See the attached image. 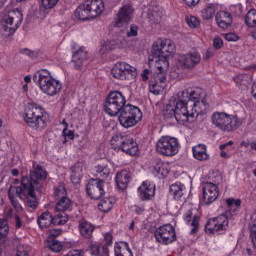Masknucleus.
Segmentation results:
<instances>
[{"mask_svg": "<svg viewBox=\"0 0 256 256\" xmlns=\"http://www.w3.org/2000/svg\"><path fill=\"white\" fill-rule=\"evenodd\" d=\"M152 174L154 177L161 179L162 177H167V175H169V169H167V165L163 163V161L156 160L152 169Z\"/></svg>", "mask_w": 256, "mask_h": 256, "instance_id": "obj_32", "label": "nucleus"}, {"mask_svg": "<svg viewBox=\"0 0 256 256\" xmlns=\"http://www.w3.org/2000/svg\"><path fill=\"white\" fill-rule=\"evenodd\" d=\"M139 28L136 25H131L130 30L127 33V37H137Z\"/></svg>", "mask_w": 256, "mask_h": 256, "instance_id": "obj_59", "label": "nucleus"}, {"mask_svg": "<svg viewBox=\"0 0 256 256\" xmlns=\"http://www.w3.org/2000/svg\"><path fill=\"white\" fill-rule=\"evenodd\" d=\"M63 233V230L61 229H51L49 230V237H52V239H55V237H59Z\"/></svg>", "mask_w": 256, "mask_h": 256, "instance_id": "obj_60", "label": "nucleus"}, {"mask_svg": "<svg viewBox=\"0 0 256 256\" xmlns=\"http://www.w3.org/2000/svg\"><path fill=\"white\" fill-rule=\"evenodd\" d=\"M111 73L114 79H119L120 81H131V79H135V77H137V68L127 62H117L113 66Z\"/></svg>", "mask_w": 256, "mask_h": 256, "instance_id": "obj_11", "label": "nucleus"}, {"mask_svg": "<svg viewBox=\"0 0 256 256\" xmlns=\"http://www.w3.org/2000/svg\"><path fill=\"white\" fill-rule=\"evenodd\" d=\"M74 15L76 19H80V21H87V19H91V14L89 13L85 2L75 10Z\"/></svg>", "mask_w": 256, "mask_h": 256, "instance_id": "obj_38", "label": "nucleus"}, {"mask_svg": "<svg viewBox=\"0 0 256 256\" xmlns=\"http://www.w3.org/2000/svg\"><path fill=\"white\" fill-rule=\"evenodd\" d=\"M48 247L50 251H53V253H60L63 249V244L58 240H50L48 242Z\"/></svg>", "mask_w": 256, "mask_h": 256, "instance_id": "obj_49", "label": "nucleus"}, {"mask_svg": "<svg viewBox=\"0 0 256 256\" xmlns=\"http://www.w3.org/2000/svg\"><path fill=\"white\" fill-rule=\"evenodd\" d=\"M211 123L223 133H233V131H237L243 125V120L235 114L216 111L211 115Z\"/></svg>", "mask_w": 256, "mask_h": 256, "instance_id": "obj_2", "label": "nucleus"}, {"mask_svg": "<svg viewBox=\"0 0 256 256\" xmlns=\"http://www.w3.org/2000/svg\"><path fill=\"white\" fill-rule=\"evenodd\" d=\"M250 239L256 248V211L250 216Z\"/></svg>", "mask_w": 256, "mask_h": 256, "instance_id": "obj_44", "label": "nucleus"}, {"mask_svg": "<svg viewBox=\"0 0 256 256\" xmlns=\"http://www.w3.org/2000/svg\"><path fill=\"white\" fill-rule=\"evenodd\" d=\"M167 87V75L165 74H155L149 85L150 93L153 95H159Z\"/></svg>", "mask_w": 256, "mask_h": 256, "instance_id": "obj_21", "label": "nucleus"}, {"mask_svg": "<svg viewBox=\"0 0 256 256\" xmlns=\"http://www.w3.org/2000/svg\"><path fill=\"white\" fill-rule=\"evenodd\" d=\"M79 231L82 237H85V239H91V237H93V231H95V225L91 222L84 221L79 224Z\"/></svg>", "mask_w": 256, "mask_h": 256, "instance_id": "obj_34", "label": "nucleus"}, {"mask_svg": "<svg viewBox=\"0 0 256 256\" xmlns=\"http://www.w3.org/2000/svg\"><path fill=\"white\" fill-rule=\"evenodd\" d=\"M82 176L83 174L81 173V169L75 168L74 170H72V174L70 176L71 182L74 185H79V183L81 182Z\"/></svg>", "mask_w": 256, "mask_h": 256, "instance_id": "obj_50", "label": "nucleus"}, {"mask_svg": "<svg viewBox=\"0 0 256 256\" xmlns=\"http://www.w3.org/2000/svg\"><path fill=\"white\" fill-rule=\"evenodd\" d=\"M213 47L216 49H221V47H223V40L221 38H215L213 40Z\"/></svg>", "mask_w": 256, "mask_h": 256, "instance_id": "obj_61", "label": "nucleus"}, {"mask_svg": "<svg viewBox=\"0 0 256 256\" xmlns=\"http://www.w3.org/2000/svg\"><path fill=\"white\" fill-rule=\"evenodd\" d=\"M215 21L220 29H229L233 25V15L225 10L216 13Z\"/></svg>", "mask_w": 256, "mask_h": 256, "instance_id": "obj_26", "label": "nucleus"}, {"mask_svg": "<svg viewBox=\"0 0 256 256\" xmlns=\"http://www.w3.org/2000/svg\"><path fill=\"white\" fill-rule=\"evenodd\" d=\"M69 127V124H65V127L62 131V135L65 138L70 139L71 141H73V139H75V131L73 130H68L67 128Z\"/></svg>", "mask_w": 256, "mask_h": 256, "instance_id": "obj_54", "label": "nucleus"}, {"mask_svg": "<svg viewBox=\"0 0 256 256\" xmlns=\"http://www.w3.org/2000/svg\"><path fill=\"white\" fill-rule=\"evenodd\" d=\"M115 203H117V200L114 196L106 197L99 202L98 209L99 211H102V213H109V211L113 209Z\"/></svg>", "mask_w": 256, "mask_h": 256, "instance_id": "obj_35", "label": "nucleus"}, {"mask_svg": "<svg viewBox=\"0 0 256 256\" xmlns=\"http://www.w3.org/2000/svg\"><path fill=\"white\" fill-rule=\"evenodd\" d=\"M20 188L22 191V199H25L26 206L29 207V209H37V205H39L37 202V194L35 193V189L37 188L33 186L29 177H22Z\"/></svg>", "mask_w": 256, "mask_h": 256, "instance_id": "obj_10", "label": "nucleus"}, {"mask_svg": "<svg viewBox=\"0 0 256 256\" xmlns=\"http://www.w3.org/2000/svg\"><path fill=\"white\" fill-rule=\"evenodd\" d=\"M115 180L117 187L123 191L127 189V185H129V181H131V175H129L127 170H122L117 173Z\"/></svg>", "mask_w": 256, "mask_h": 256, "instance_id": "obj_31", "label": "nucleus"}, {"mask_svg": "<svg viewBox=\"0 0 256 256\" xmlns=\"http://www.w3.org/2000/svg\"><path fill=\"white\" fill-rule=\"evenodd\" d=\"M195 114L197 115V112L193 110V107L192 110L189 111L187 109V104L180 102L176 103L175 108L168 106L164 113V117L165 119H173L174 117L179 125H187V123H193Z\"/></svg>", "mask_w": 256, "mask_h": 256, "instance_id": "obj_6", "label": "nucleus"}, {"mask_svg": "<svg viewBox=\"0 0 256 256\" xmlns=\"http://www.w3.org/2000/svg\"><path fill=\"white\" fill-rule=\"evenodd\" d=\"M85 5L91 19L99 17L105 11V2L103 0H86Z\"/></svg>", "mask_w": 256, "mask_h": 256, "instance_id": "obj_22", "label": "nucleus"}, {"mask_svg": "<svg viewBox=\"0 0 256 256\" xmlns=\"http://www.w3.org/2000/svg\"><path fill=\"white\" fill-rule=\"evenodd\" d=\"M84 254L85 252H83V250H71L66 256H83Z\"/></svg>", "mask_w": 256, "mask_h": 256, "instance_id": "obj_62", "label": "nucleus"}, {"mask_svg": "<svg viewBox=\"0 0 256 256\" xmlns=\"http://www.w3.org/2000/svg\"><path fill=\"white\" fill-rule=\"evenodd\" d=\"M188 97L189 101H191L193 110L197 115L203 112V108H205V97L203 96V89L196 88H188Z\"/></svg>", "mask_w": 256, "mask_h": 256, "instance_id": "obj_15", "label": "nucleus"}, {"mask_svg": "<svg viewBox=\"0 0 256 256\" xmlns=\"http://www.w3.org/2000/svg\"><path fill=\"white\" fill-rule=\"evenodd\" d=\"M187 193V188L181 182H176L170 186L169 195L173 197L175 201H181Z\"/></svg>", "mask_w": 256, "mask_h": 256, "instance_id": "obj_29", "label": "nucleus"}, {"mask_svg": "<svg viewBox=\"0 0 256 256\" xmlns=\"http://www.w3.org/2000/svg\"><path fill=\"white\" fill-rule=\"evenodd\" d=\"M183 219L187 225H190L192 229L190 230V235H195L199 231V219L197 215H193V211L189 210L183 215Z\"/></svg>", "mask_w": 256, "mask_h": 256, "instance_id": "obj_28", "label": "nucleus"}, {"mask_svg": "<svg viewBox=\"0 0 256 256\" xmlns=\"http://www.w3.org/2000/svg\"><path fill=\"white\" fill-rule=\"evenodd\" d=\"M199 63H201V54L197 51L182 54L178 58V65L182 69H193L196 65H199Z\"/></svg>", "mask_w": 256, "mask_h": 256, "instance_id": "obj_18", "label": "nucleus"}, {"mask_svg": "<svg viewBox=\"0 0 256 256\" xmlns=\"http://www.w3.org/2000/svg\"><path fill=\"white\" fill-rule=\"evenodd\" d=\"M31 251H33V249L28 244H20L18 246L16 256H29Z\"/></svg>", "mask_w": 256, "mask_h": 256, "instance_id": "obj_47", "label": "nucleus"}, {"mask_svg": "<svg viewBox=\"0 0 256 256\" xmlns=\"http://www.w3.org/2000/svg\"><path fill=\"white\" fill-rule=\"evenodd\" d=\"M114 253H115V256H124L123 251L121 250V244H119V243L115 244Z\"/></svg>", "mask_w": 256, "mask_h": 256, "instance_id": "obj_63", "label": "nucleus"}, {"mask_svg": "<svg viewBox=\"0 0 256 256\" xmlns=\"http://www.w3.org/2000/svg\"><path fill=\"white\" fill-rule=\"evenodd\" d=\"M215 13H217V6L210 4L201 11V17L202 19L209 21V19H213V17H215Z\"/></svg>", "mask_w": 256, "mask_h": 256, "instance_id": "obj_41", "label": "nucleus"}, {"mask_svg": "<svg viewBox=\"0 0 256 256\" xmlns=\"http://www.w3.org/2000/svg\"><path fill=\"white\" fill-rule=\"evenodd\" d=\"M14 227L15 229H23V227H25V222L21 220V217H19V215L14 216Z\"/></svg>", "mask_w": 256, "mask_h": 256, "instance_id": "obj_57", "label": "nucleus"}, {"mask_svg": "<svg viewBox=\"0 0 256 256\" xmlns=\"http://www.w3.org/2000/svg\"><path fill=\"white\" fill-rule=\"evenodd\" d=\"M8 197L12 203V206L15 209V212L21 213L23 211V206H21V203H19V200L17 199V197L23 199L21 186H10L8 190Z\"/></svg>", "mask_w": 256, "mask_h": 256, "instance_id": "obj_23", "label": "nucleus"}, {"mask_svg": "<svg viewBox=\"0 0 256 256\" xmlns=\"http://www.w3.org/2000/svg\"><path fill=\"white\" fill-rule=\"evenodd\" d=\"M224 39H226V41H228L229 43H235L239 41V36H237V34L233 32H230V33L224 34Z\"/></svg>", "mask_w": 256, "mask_h": 256, "instance_id": "obj_56", "label": "nucleus"}, {"mask_svg": "<svg viewBox=\"0 0 256 256\" xmlns=\"http://www.w3.org/2000/svg\"><path fill=\"white\" fill-rule=\"evenodd\" d=\"M125 103H127V99L123 93L119 91L110 92L104 103V111L110 117H117L123 111V108L127 107Z\"/></svg>", "mask_w": 256, "mask_h": 256, "instance_id": "obj_8", "label": "nucleus"}, {"mask_svg": "<svg viewBox=\"0 0 256 256\" xmlns=\"http://www.w3.org/2000/svg\"><path fill=\"white\" fill-rule=\"evenodd\" d=\"M192 153L194 159L197 161H207L209 159V154L207 153V145L197 144L192 148Z\"/></svg>", "mask_w": 256, "mask_h": 256, "instance_id": "obj_30", "label": "nucleus"}, {"mask_svg": "<svg viewBox=\"0 0 256 256\" xmlns=\"http://www.w3.org/2000/svg\"><path fill=\"white\" fill-rule=\"evenodd\" d=\"M9 235V222L6 219H0V243L3 245Z\"/></svg>", "mask_w": 256, "mask_h": 256, "instance_id": "obj_40", "label": "nucleus"}, {"mask_svg": "<svg viewBox=\"0 0 256 256\" xmlns=\"http://www.w3.org/2000/svg\"><path fill=\"white\" fill-rule=\"evenodd\" d=\"M111 49H115V46L113 45V41H107L102 44L100 48V52L107 53V51H111Z\"/></svg>", "mask_w": 256, "mask_h": 256, "instance_id": "obj_55", "label": "nucleus"}, {"mask_svg": "<svg viewBox=\"0 0 256 256\" xmlns=\"http://www.w3.org/2000/svg\"><path fill=\"white\" fill-rule=\"evenodd\" d=\"M71 208V200L69 198L60 199L55 207V211L57 213H65V211H69Z\"/></svg>", "mask_w": 256, "mask_h": 256, "instance_id": "obj_42", "label": "nucleus"}, {"mask_svg": "<svg viewBox=\"0 0 256 256\" xmlns=\"http://www.w3.org/2000/svg\"><path fill=\"white\" fill-rule=\"evenodd\" d=\"M58 3L59 0H40V7L42 9H53Z\"/></svg>", "mask_w": 256, "mask_h": 256, "instance_id": "obj_53", "label": "nucleus"}, {"mask_svg": "<svg viewBox=\"0 0 256 256\" xmlns=\"http://www.w3.org/2000/svg\"><path fill=\"white\" fill-rule=\"evenodd\" d=\"M138 193L142 201H149L152 197H155V185L146 180L138 188Z\"/></svg>", "mask_w": 256, "mask_h": 256, "instance_id": "obj_25", "label": "nucleus"}, {"mask_svg": "<svg viewBox=\"0 0 256 256\" xmlns=\"http://www.w3.org/2000/svg\"><path fill=\"white\" fill-rule=\"evenodd\" d=\"M54 197L55 199H59V201H61V199H68L67 190L65 189V186H58L54 190Z\"/></svg>", "mask_w": 256, "mask_h": 256, "instance_id": "obj_48", "label": "nucleus"}, {"mask_svg": "<svg viewBox=\"0 0 256 256\" xmlns=\"http://www.w3.org/2000/svg\"><path fill=\"white\" fill-rule=\"evenodd\" d=\"M230 12L235 17H241V15H243V5L241 3H238L236 5H231Z\"/></svg>", "mask_w": 256, "mask_h": 256, "instance_id": "obj_52", "label": "nucleus"}, {"mask_svg": "<svg viewBox=\"0 0 256 256\" xmlns=\"http://www.w3.org/2000/svg\"><path fill=\"white\" fill-rule=\"evenodd\" d=\"M155 61L157 75H168L169 73V58L163 56H152Z\"/></svg>", "mask_w": 256, "mask_h": 256, "instance_id": "obj_27", "label": "nucleus"}, {"mask_svg": "<svg viewBox=\"0 0 256 256\" xmlns=\"http://www.w3.org/2000/svg\"><path fill=\"white\" fill-rule=\"evenodd\" d=\"M202 203L204 205H211L219 199V186L213 182H205L202 186Z\"/></svg>", "mask_w": 256, "mask_h": 256, "instance_id": "obj_16", "label": "nucleus"}, {"mask_svg": "<svg viewBox=\"0 0 256 256\" xmlns=\"http://www.w3.org/2000/svg\"><path fill=\"white\" fill-rule=\"evenodd\" d=\"M37 224L40 227V229H47L48 227H51V225H53V215L51 214V212H43L38 217Z\"/></svg>", "mask_w": 256, "mask_h": 256, "instance_id": "obj_33", "label": "nucleus"}, {"mask_svg": "<svg viewBox=\"0 0 256 256\" xmlns=\"http://www.w3.org/2000/svg\"><path fill=\"white\" fill-rule=\"evenodd\" d=\"M33 81L39 87L40 91L48 97H55L61 91V82L53 77V72L42 68L33 75Z\"/></svg>", "mask_w": 256, "mask_h": 256, "instance_id": "obj_1", "label": "nucleus"}, {"mask_svg": "<svg viewBox=\"0 0 256 256\" xmlns=\"http://www.w3.org/2000/svg\"><path fill=\"white\" fill-rule=\"evenodd\" d=\"M28 179L33 187L36 188V191H41L39 181L47 179V171L41 165H38L34 171L30 172V178L28 177Z\"/></svg>", "mask_w": 256, "mask_h": 256, "instance_id": "obj_24", "label": "nucleus"}, {"mask_svg": "<svg viewBox=\"0 0 256 256\" xmlns=\"http://www.w3.org/2000/svg\"><path fill=\"white\" fill-rule=\"evenodd\" d=\"M104 242L106 243V247L113 245V234L111 232L104 234Z\"/></svg>", "mask_w": 256, "mask_h": 256, "instance_id": "obj_58", "label": "nucleus"}, {"mask_svg": "<svg viewBox=\"0 0 256 256\" xmlns=\"http://www.w3.org/2000/svg\"><path fill=\"white\" fill-rule=\"evenodd\" d=\"M234 83H236L237 87L240 89H247L249 84L251 83V75L249 74H238L233 78Z\"/></svg>", "mask_w": 256, "mask_h": 256, "instance_id": "obj_36", "label": "nucleus"}, {"mask_svg": "<svg viewBox=\"0 0 256 256\" xmlns=\"http://www.w3.org/2000/svg\"><path fill=\"white\" fill-rule=\"evenodd\" d=\"M95 173L96 176L99 177V179H102V181H104L105 179L109 178V175H111V168L105 164L97 165L95 166Z\"/></svg>", "mask_w": 256, "mask_h": 256, "instance_id": "obj_39", "label": "nucleus"}, {"mask_svg": "<svg viewBox=\"0 0 256 256\" xmlns=\"http://www.w3.org/2000/svg\"><path fill=\"white\" fill-rule=\"evenodd\" d=\"M180 147L179 139L172 136H162L155 144L156 153L163 157H174L179 153Z\"/></svg>", "mask_w": 256, "mask_h": 256, "instance_id": "obj_9", "label": "nucleus"}, {"mask_svg": "<svg viewBox=\"0 0 256 256\" xmlns=\"http://www.w3.org/2000/svg\"><path fill=\"white\" fill-rule=\"evenodd\" d=\"M141 119H143V112H141L139 107L131 104L124 106L118 116V121L124 129H131V127H135Z\"/></svg>", "mask_w": 256, "mask_h": 256, "instance_id": "obj_7", "label": "nucleus"}, {"mask_svg": "<svg viewBox=\"0 0 256 256\" xmlns=\"http://www.w3.org/2000/svg\"><path fill=\"white\" fill-rule=\"evenodd\" d=\"M69 221V216L65 214V212H58L54 217H53V225H65Z\"/></svg>", "mask_w": 256, "mask_h": 256, "instance_id": "obj_46", "label": "nucleus"}, {"mask_svg": "<svg viewBox=\"0 0 256 256\" xmlns=\"http://www.w3.org/2000/svg\"><path fill=\"white\" fill-rule=\"evenodd\" d=\"M90 255L93 256H109V248L107 246H100L98 243L90 244Z\"/></svg>", "mask_w": 256, "mask_h": 256, "instance_id": "obj_37", "label": "nucleus"}, {"mask_svg": "<svg viewBox=\"0 0 256 256\" xmlns=\"http://www.w3.org/2000/svg\"><path fill=\"white\" fill-rule=\"evenodd\" d=\"M245 25L250 29L256 27V9H250L245 15Z\"/></svg>", "mask_w": 256, "mask_h": 256, "instance_id": "obj_43", "label": "nucleus"}, {"mask_svg": "<svg viewBox=\"0 0 256 256\" xmlns=\"http://www.w3.org/2000/svg\"><path fill=\"white\" fill-rule=\"evenodd\" d=\"M110 145L114 151H123L126 155H137L139 153V144L128 134H115L110 140Z\"/></svg>", "mask_w": 256, "mask_h": 256, "instance_id": "obj_5", "label": "nucleus"}, {"mask_svg": "<svg viewBox=\"0 0 256 256\" xmlns=\"http://www.w3.org/2000/svg\"><path fill=\"white\" fill-rule=\"evenodd\" d=\"M88 197L94 200L101 199L105 196V182L103 180L92 179L86 185Z\"/></svg>", "mask_w": 256, "mask_h": 256, "instance_id": "obj_17", "label": "nucleus"}, {"mask_svg": "<svg viewBox=\"0 0 256 256\" xmlns=\"http://www.w3.org/2000/svg\"><path fill=\"white\" fill-rule=\"evenodd\" d=\"M23 55H27L28 57H34L35 55V52L27 49V48H24L20 51Z\"/></svg>", "mask_w": 256, "mask_h": 256, "instance_id": "obj_64", "label": "nucleus"}, {"mask_svg": "<svg viewBox=\"0 0 256 256\" xmlns=\"http://www.w3.org/2000/svg\"><path fill=\"white\" fill-rule=\"evenodd\" d=\"M229 229V217L227 214H221L208 219L205 225L206 233H225Z\"/></svg>", "mask_w": 256, "mask_h": 256, "instance_id": "obj_14", "label": "nucleus"}, {"mask_svg": "<svg viewBox=\"0 0 256 256\" xmlns=\"http://www.w3.org/2000/svg\"><path fill=\"white\" fill-rule=\"evenodd\" d=\"M133 19V6L126 4L122 6L116 16L114 26L125 27Z\"/></svg>", "mask_w": 256, "mask_h": 256, "instance_id": "obj_20", "label": "nucleus"}, {"mask_svg": "<svg viewBox=\"0 0 256 256\" xmlns=\"http://www.w3.org/2000/svg\"><path fill=\"white\" fill-rule=\"evenodd\" d=\"M155 239L161 245H169L177 241V234L175 232V227L171 224H165L155 229L154 231Z\"/></svg>", "mask_w": 256, "mask_h": 256, "instance_id": "obj_13", "label": "nucleus"}, {"mask_svg": "<svg viewBox=\"0 0 256 256\" xmlns=\"http://www.w3.org/2000/svg\"><path fill=\"white\" fill-rule=\"evenodd\" d=\"M177 97H178V102L176 103H184V105H187V101H189V88L178 92Z\"/></svg>", "mask_w": 256, "mask_h": 256, "instance_id": "obj_51", "label": "nucleus"}, {"mask_svg": "<svg viewBox=\"0 0 256 256\" xmlns=\"http://www.w3.org/2000/svg\"><path fill=\"white\" fill-rule=\"evenodd\" d=\"M23 23V12L17 8L10 10L0 21V33L2 37L15 35L17 29Z\"/></svg>", "mask_w": 256, "mask_h": 256, "instance_id": "obj_4", "label": "nucleus"}, {"mask_svg": "<svg viewBox=\"0 0 256 256\" xmlns=\"http://www.w3.org/2000/svg\"><path fill=\"white\" fill-rule=\"evenodd\" d=\"M72 49V60L71 64L76 69V71H81L85 67L87 61V50L85 47L81 46L78 49H75V45L71 47Z\"/></svg>", "mask_w": 256, "mask_h": 256, "instance_id": "obj_19", "label": "nucleus"}, {"mask_svg": "<svg viewBox=\"0 0 256 256\" xmlns=\"http://www.w3.org/2000/svg\"><path fill=\"white\" fill-rule=\"evenodd\" d=\"M24 121L31 129L41 131L47 125V112L38 104L30 103L25 108Z\"/></svg>", "mask_w": 256, "mask_h": 256, "instance_id": "obj_3", "label": "nucleus"}, {"mask_svg": "<svg viewBox=\"0 0 256 256\" xmlns=\"http://www.w3.org/2000/svg\"><path fill=\"white\" fill-rule=\"evenodd\" d=\"M185 21L190 29H199L201 27V20L193 15H186Z\"/></svg>", "mask_w": 256, "mask_h": 256, "instance_id": "obj_45", "label": "nucleus"}, {"mask_svg": "<svg viewBox=\"0 0 256 256\" xmlns=\"http://www.w3.org/2000/svg\"><path fill=\"white\" fill-rule=\"evenodd\" d=\"M175 53V43L171 39H157L152 45V57H171Z\"/></svg>", "mask_w": 256, "mask_h": 256, "instance_id": "obj_12", "label": "nucleus"}]
</instances>
